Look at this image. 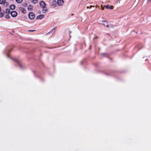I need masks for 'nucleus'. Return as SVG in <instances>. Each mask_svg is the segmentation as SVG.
Listing matches in <instances>:
<instances>
[{
	"mask_svg": "<svg viewBox=\"0 0 151 151\" xmlns=\"http://www.w3.org/2000/svg\"><path fill=\"white\" fill-rule=\"evenodd\" d=\"M40 6L42 8V11L43 13H45L48 11V10L46 8V4L43 1H40Z\"/></svg>",
	"mask_w": 151,
	"mask_h": 151,
	"instance_id": "obj_1",
	"label": "nucleus"
},
{
	"mask_svg": "<svg viewBox=\"0 0 151 151\" xmlns=\"http://www.w3.org/2000/svg\"><path fill=\"white\" fill-rule=\"evenodd\" d=\"M29 17L31 20L33 19L35 17L34 14L32 12H30L29 14Z\"/></svg>",
	"mask_w": 151,
	"mask_h": 151,
	"instance_id": "obj_2",
	"label": "nucleus"
},
{
	"mask_svg": "<svg viewBox=\"0 0 151 151\" xmlns=\"http://www.w3.org/2000/svg\"><path fill=\"white\" fill-rule=\"evenodd\" d=\"M11 14L12 17H15L17 16V13L16 11H13L11 12Z\"/></svg>",
	"mask_w": 151,
	"mask_h": 151,
	"instance_id": "obj_3",
	"label": "nucleus"
},
{
	"mask_svg": "<svg viewBox=\"0 0 151 151\" xmlns=\"http://www.w3.org/2000/svg\"><path fill=\"white\" fill-rule=\"evenodd\" d=\"M102 22H103V25L105 26L106 27L108 28H109V26L108 24V22L106 20H104L102 21Z\"/></svg>",
	"mask_w": 151,
	"mask_h": 151,
	"instance_id": "obj_4",
	"label": "nucleus"
},
{
	"mask_svg": "<svg viewBox=\"0 0 151 151\" xmlns=\"http://www.w3.org/2000/svg\"><path fill=\"white\" fill-rule=\"evenodd\" d=\"M64 1L63 0H58L57 1L58 4L59 6L62 5L64 3Z\"/></svg>",
	"mask_w": 151,
	"mask_h": 151,
	"instance_id": "obj_5",
	"label": "nucleus"
},
{
	"mask_svg": "<svg viewBox=\"0 0 151 151\" xmlns=\"http://www.w3.org/2000/svg\"><path fill=\"white\" fill-rule=\"evenodd\" d=\"M104 6L107 9H113V6L112 5H104Z\"/></svg>",
	"mask_w": 151,
	"mask_h": 151,
	"instance_id": "obj_6",
	"label": "nucleus"
},
{
	"mask_svg": "<svg viewBox=\"0 0 151 151\" xmlns=\"http://www.w3.org/2000/svg\"><path fill=\"white\" fill-rule=\"evenodd\" d=\"M44 17V15L43 14H41L40 15L37 16V19H41L43 18Z\"/></svg>",
	"mask_w": 151,
	"mask_h": 151,
	"instance_id": "obj_7",
	"label": "nucleus"
},
{
	"mask_svg": "<svg viewBox=\"0 0 151 151\" xmlns=\"http://www.w3.org/2000/svg\"><path fill=\"white\" fill-rule=\"evenodd\" d=\"M15 6L14 4L11 5L10 6V8L12 10H13L15 9Z\"/></svg>",
	"mask_w": 151,
	"mask_h": 151,
	"instance_id": "obj_8",
	"label": "nucleus"
},
{
	"mask_svg": "<svg viewBox=\"0 0 151 151\" xmlns=\"http://www.w3.org/2000/svg\"><path fill=\"white\" fill-rule=\"evenodd\" d=\"M33 9V6L31 5H29L28 7V9L29 11H31Z\"/></svg>",
	"mask_w": 151,
	"mask_h": 151,
	"instance_id": "obj_9",
	"label": "nucleus"
},
{
	"mask_svg": "<svg viewBox=\"0 0 151 151\" xmlns=\"http://www.w3.org/2000/svg\"><path fill=\"white\" fill-rule=\"evenodd\" d=\"M56 2L55 0H54L52 1V5L54 7H55L56 5Z\"/></svg>",
	"mask_w": 151,
	"mask_h": 151,
	"instance_id": "obj_10",
	"label": "nucleus"
},
{
	"mask_svg": "<svg viewBox=\"0 0 151 151\" xmlns=\"http://www.w3.org/2000/svg\"><path fill=\"white\" fill-rule=\"evenodd\" d=\"M5 0H0V4H4L5 2Z\"/></svg>",
	"mask_w": 151,
	"mask_h": 151,
	"instance_id": "obj_11",
	"label": "nucleus"
},
{
	"mask_svg": "<svg viewBox=\"0 0 151 151\" xmlns=\"http://www.w3.org/2000/svg\"><path fill=\"white\" fill-rule=\"evenodd\" d=\"M21 11H22V12L24 13H26V9L24 8H22L21 9Z\"/></svg>",
	"mask_w": 151,
	"mask_h": 151,
	"instance_id": "obj_12",
	"label": "nucleus"
},
{
	"mask_svg": "<svg viewBox=\"0 0 151 151\" xmlns=\"http://www.w3.org/2000/svg\"><path fill=\"white\" fill-rule=\"evenodd\" d=\"M10 12V10L9 9H7L6 10V13L9 14Z\"/></svg>",
	"mask_w": 151,
	"mask_h": 151,
	"instance_id": "obj_13",
	"label": "nucleus"
},
{
	"mask_svg": "<svg viewBox=\"0 0 151 151\" xmlns=\"http://www.w3.org/2000/svg\"><path fill=\"white\" fill-rule=\"evenodd\" d=\"M16 1L18 3H20L23 0H16Z\"/></svg>",
	"mask_w": 151,
	"mask_h": 151,
	"instance_id": "obj_14",
	"label": "nucleus"
},
{
	"mask_svg": "<svg viewBox=\"0 0 151 151\" xmlns=\"http://www.w3.org/2000/svg\"><path fill=\"white\" fill-rule=\"evenodd\" d=\"M32 1L34 4H36L38 2V0H32Z\"/></svg>",
	"mask_w": 151,
	"mask_h": 151,
	"instance_id": "obj_15",
	"label": "nucleus"
},
{
	"mask_svg": "<svg viewBox=\"0 0 151 151\" xmlns=\"http://www.w3.org/2000/svg\"><path fill=\"white\" fill-rule=\"evenodd\" d=\"M4 14L3 13H0V17H3Z\"/></svg>",
	"mask_w": 151,
	"mask_h": 151,
	"instance_id": "obj_16",
	"label": "nucleus"
},
{
	"mask_svg": "<svg viewBox=\"0 0 151 151\" xmlns=\"http://www.w3.org/2000/svg\"><path fill=\"white\" fill-rule=\"evenodd\" d=\"M5 17L6 18H7L8 19H9L10 18V16L8 15H5Z\"/></svg>",
	"mask_w": 151,
	"mask_h": 151,
	"instance_id": "obj_17",
	"label": "nucleus"
},
{
	"mask_svg": "<svg viewBox=\"0 0 151 151\" xmlns=\"http://www.w3.org/2000/svg\"><path fill=\"white\" fill-rule=\"evenodd\" d=\"M148 1H149L150 3H151V0H147Z\"/></svg>",
	"mask_w": 151,
	"mask_h": 151,
	"instance_id": "obj_18",
	"label": "nucleus"
},
{
	"mask_svg": "<svg viewBox=\"0 0 151 151\" xmlns=\"http://www.w3.org/2000/svg\"><path fill=\"white\" fill-rule=\"evenodd\" d=\"M29 31H30V32H33L34 31V30H29Z\"/></svg>",
	"mask_w": 151,
	"mask_h": 151,
	"instance_id": "obj_19",
	"label": "nucleus"
},
{
	"mask_svg": "<svg viewBox=\"0 0 151 151\" xmlns=\"http://www.w3.org/2000/svg\"><path fill=\"white\" fill-rule=\"evenodd\" d=\"M1 7L0 6V12H1Z\"/></svg>",
	"mask_w": 151,
	"mask_h": 151,
	"instance_id": "obj_20",
	"label": "nucleus"
},
{
	"mask_svg": "<svg viewBox=\"0 0 151 151\" xmlns=\"http://www.w3.org/2000/svg\"><path fill=\"white\" fill-rule=\"evenodd\" d=\"M69 32H70V33H71V31H69Z\"/></svg>",
	"mask_w": 151,
	"mask_h": 151,
	"instance_id": "obj_21",
	"label": "nucleus"
},
{
	"mask_svg": "<svg viewBox=\"0 0 151 151\" xmlns=\"http://www.w3.org/2000/svg\"><path fill=\"white\" fill-rule=\"evenodd\" d=\"M90 7H92V6H90Z\"/></svg>",
	"mask_w": 151,
	"mask_h": 151,
	"instance_id": "obj_22",
	"label": "nucleus"
},
{
	"mask_svg": "<svg viewBox=\"0 0 151 151\" xmlns=\"http://www.w3.org/2000/svg\"><path fill=\"white\" fill-rule=\"evenodd\" d=\"M30 0L32 1V0Z\"/></svg>",
	"mask_w": 151,
	"mask_h": 151,
	"instance_id": "obj_23",
	"label": "nucleus"
}]
</instances>
